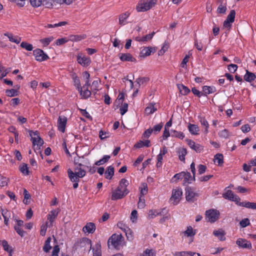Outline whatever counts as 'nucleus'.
<instances>
[{"label": "nucleus", "mask_w": 256, "mask_h": 256, "mask_svg": "<svg viewBox=\"0 0 256 256\" xmlns=\"http://www.w3.org/2000/svg\"><path fill=\"white\" fill-rule=\"evenodd\" d=\"M120 56V58L122 61L123 62H136V59L132 56L130 53L121 54Z\"/></svg>", "instance_id": "nucleus-19"}, {"label": "nucleus", "mask_w": 256, "mask_h": 256, "mask_svg": "<svg viewBox=\"0 0 256 256\" xmlns=\"http://www.w3.org/2000/svg\"><path fill=\"white\" fill-rule=\"evenodd\" d=\"M213 234L214 236L218 237L220 240H224L226 239L224 232V230H222L214 231Z\"/></svg>", "instance_id": "nucleus-35"}, {"label": "nucleus", "mask_w": 256, "mask_h": 256, "mask_svg": "<svg viewBox=\"0 0 256 256\" xmlns=\"http://www.w3.org/2000/svg\"><path fill=\"white\" fill-rule=\"evenodd\" d=\"M238 206H244L246 208L256 210V202H244L238 204Z\"/></svg>", "instance_id": "nucleus-24"}, {"label": "nucleus", "mask_w": 256, "mask_h": 256, "mask_svg": "<svg viewBox=\"0 0 256 256\" xmlns=\"http://www.w3.org/2000/svg\"><path fill=\"white\" fill-rule=\"evenodd\" d=\"M236 16V12L234 10H232L230 11L229 14L226 20L233 22L234 21V18Z\"/></svg>", "instance_id": "nucleus-52"}, {"label": "nucleus", "mask_w": 256, "mask_h": 256, "mask_svg": "<svg viewBox=\"0 0 256 256\" xmlns=\"http://www.w3.org/2000/svg\"><path fill=\"white\" fill-rule=\"evenodd\" d=\"M31 5L34 7H38L42 4V0H30Z\"/></svg>", "instance_id": "nucleus-62"}, {"label": "nucleus", "mask_w": 256, "mask_h": 256, "mask_svg": "<svg viewBox=\"0 0 256 256\" xmlns=\"http://www.w3.org/2000/svg\"><path fill=\"white\" fill-rule=\"evenodd\" d=\"M55 2L54 0H44L43 5L46 8H51L52 6L53 2Z\"/></svg>", "instance_id": "nucleus-60"}, {"label": "nucleus", "mask_w": 256, "mask_h": 256, "mask_svg": "<svg viewBox=\"0 0 256 256\" xmlns=\"http://www.w3.org/2000/svg\"><path fill=\"white\" fill-rule=\"evenodd\" d=\"M33 54L36 60L42 62L49 59V56L44 50L40 48H36L33 51Z\"/></svg>", "instance_id": "nucleus-8"}, {"label": "nucleus", "mask_w": 256, "mask_h": 256, "mask_svg": "<svg viewBox=\"0 0 256 256\" xmlns=\"http://www.w3.org/2000/svg\"><path fill=\"white\" fill-rule=\"evenodd\" d=\"M236 244L242 248H247L251 249L252 248V244L250 242L243 238H238L236 242Z\"/></svg>", "instance_id": "nucleus-15"}, {"label": "nucleus", "mask_w": 256, "mask_h": 256, "mask_svg": "<svg viewBox=\"0 0 256 256\" xmlns=\"http://www.w3.org/2000/svg\"><path fill=\"white\" fill-rule=\"evenodd\" d=\"M171 135L172 137L178 138L181 140L184 138V134L183 132L173 130H171Z\"/></svg>", "instance_id": "nucleus-41"}, {"label": "nucleus", "mask_w": 256, "mask_h": 256, "mask_svg": "<svg viewBox=\"0 0 256 256\" xmlns=\"http://www.w3.org/2000/svg\"><path fill=\"white\" fill-rule=\"evenodd\" d=\"M124 240V238L121 234H113L108 239V246L110 244L116 249L120 250V247L122 245V243Z\"/></svg>", "instance_id": "nucleus-3"}, {"label": "nucleus", "mask_w": 256, "mask_h": 256, "mask_svg": "<svg viewBox=\"0 0 256 256\" xmlns=\"http://www.w3.org/2000/svg\"><path fill=\"white\" fill-rule=\"evenodd\" d=\"M9 38L10 41L15 42L16 44H19L21 40L20 38L13 36L12 34H5Z\"/></svg>", "instance_id": "nucleus-45"}, {"label": "nucleus", "mask_w": 256, "mask_h": 256, "mask_svg": "<svg viewBox=\"0 0 256 256\" xmlns=\"http://www.w3.org/2000/svg\"><path fill=\"white\" fill-rule=\"evenodd\" d=\"M6 94L8 96L10 97H12L18 95V91L16 90L13 88L10 90H6Z\"/></svg>", "instance_id": "nucleus-50"}, {"label": "nucleus", "mask_w": 256, "mask_h": 256, "mask_svg": "<svg viewBox=\"0 0 256 256\" xmlns=\"http://www.w3.org/2000/svg\"><path fill=\"white\" fill-rule=\"evenodd\" d=\"M110 158V156L104 155L102 159L96 162L94 164L96 166L102 165L108 162Z\"/></svg>", "instance_id": "nucleus-40"}, {"label": "nucleus", "mask_w": 256, "mask_h": 256, "mask_svg": "<svg viewBox=\"0 0 256 256\" xmlns=\"http://www.w3.org/2000/svg\"><path fill=\"white\" fill-rule=\"evenodd\" d=\"M145 206V200L142 196L139 197V200L138 204V208H142Z\"/></svg>", "instance_id": "nucleus-58"}, {"label": "nucleus", "mask_w": 256, "mask_h": 256, "mask_svg": "<svg viewBox=\"0 0 256 256\" xmlns=\"http://www.w3.org/2000/svg\"><path fill=\"white\" fill-rule=\"evenodd\" d=\"M130 13L126 12L120 15L119 16V24L120 25L125 24L124 20L129 16Z\"/></svg>", "instance_id": "nucleus-44"}, {"label": "nucleus", "mask_w": 256, "mask_h": 256, "mask_svg": "<svg viewBox=\"0 0 256 256\" xmlns=\"http://www.w3.org/2000/svg\"><path fill=\"white\" fill-rule=\"evenodd\" d=\"M150 143V141L149 140H145L144 141L140 140L134 144V147L138 148L144 146L149 147Z\"/></svg>", "instance_id": "nucleus-32"}, {"label": "nucleus", "mask_w": 256, "mask_h": 256, "mask_svg": "<svg viewBox=\"0 0 256 256\" xmlns=\"http://www.w3.org/2000/svg\"><path fill=\"white\" fill-rule=\"evenodd\" d=\"M199 196V194L194 192V189L188 186L186 188V200L190 202H195L197 198Z\"/></svg>", "instance_id": "nucleus-5"}, {"label": "nucleus", "mask_w": 256, "mask_h": 256, "mask_svg": "<svg viewBox=\"0 0 256 256\" xmlns=\"http://www.w3.org/2000/svg\"><path fill=\"white\" fill-rule=\"evenodd\" d=\"M72 78L73 80V82H74V85L76 86V88L78 90H81V84L80 80L78 77L76 76V74L74 73L72 74Z\"/></svg>", "instance_id": "nucleus-34"}, {"label": "nucleus", "mask_w": 256, "mask_h": 256, "mask_svg": "<svg viewBox=\"0 0 256 256\" xmlns=\"http://www.w3.org/2000/svg\"><path fill=\"white\" fill-rule=\"evenodd\" d=\"M54 40L52 36H50L40 40V42L43 44L44 46H48L50 43Z\"/></svg>", "instance_id": "nucleus-49"}, {"label": "nucleus", "mask_w": 256, "mask_h": 256, "mask_svg": "<svg viewBox=\"0 0 256 256\" xmlns=\"http://www.w3.org/2000/svg\"><path fill=\"white\" fill-rule=\"evenodd\" d=\"M198 256H201L199 253H196L190 251L176 252L173 253L174 256H194L195 254Z\"/></svg>", "instance_id": "nucleus-21"}, {"label": "nucleus", "mask_w": 256, "mask_h": 256, "mask_svg": "<svg viewBox=\"0 0 256 256\" xmlns=\"http://www.w3.org/2000/svg\"><path fill=\"white\" fill-rule=\"evenodd\" d=\"M96 227L94 223L88 222L86 225L82 228V230L84 232H88V234H93Z\"/></svg>", "instance_id": "nucleus-17"}, {"label": "nucleus", "mask_w": 256, "mask_h": 256, "mask_svg": "<svg viewBox=\"0 0 256 256\" xmlns=\"http://www.w3.org/2000/svg\"><path fill=\"white\" fill-rule=\"evenodd\" d=\"M30 136L31 137V140L32 144L33 147L36 146V148H34L35 152L36 150H40V147L44 144L43 140L40 136L38 132L36 130L34 132L32 130H30L28 131ZM41 156L42 158V154L41 153V152L40 151Z\"/></svg>", "instance_id": "nucleus-2"}, {"label": "nucleus", "mask_w": 256, "mask_h": 256, "mask_svg": "<svg viewBox=\"0 0 256 256\" xmlns=\"http://www.w3.org/2000/svg\"><path fill=\"white\" fill-rule=\"evenodd\" d=\"M95 247L96 249H93V256H101L100 244H96Z\"/></svg>", "instance_id": "nucleus-47"}, {"label": "nucleus", "mask_w": 256, "mask_h": 256, "mask_svg": "<svg viewBox=\"0 0 256 256\" xmlns=\"http://www.w3.org/2000/svg\"><path fill=\"white\" fill-rule=\"evenodd\" d=\"M129 182L125 178H122L120 181L118 186L117 188L122 190H125V188H127V186Z\"/></svg>", "instance_id": "nucleus-38"}, {"label": "nucleus", "mask_w": 256, "mask_h": 256, "mask_svg": "<svg viewBox=\"0 0 256 256\" xmlns=\"http://www.w3.org/2000/svg\"><path fill=\"white\" fill-rule=\"evenodd\" d=\"M59 211L58 210H52L50 212L49 214L48 215V220L50 222H52L57 217Z\"/></svg>", "instance_id": "nucleus-31"}, {"label": "nucleus", "mask_w": 256, "mask_h": 256, "mask_svg": "<svg viewBox=\"0 0 256 256\" xmlns=\"http://www.w3.org/2000/svg\"><path fill=\"white\" fill-rule=\"evenodd\" d=\"M198 118L201 124L205 127V130L204 131V133L207 134L208 132V128L209 127V124L208 121L203 116H199Z\"/></svg>", "instance_id": "nucleus-30"}, {"label": "nucleus", "mask_w": 256, "mask_h": 256, "mask_svg": "<svg viewBox=\"0 0 256 256\" xmlns=\"http://www.w3.org/2000/svg\"><path fill=\"white\" fill-rule=\"evenodd\" d=\"M155 47L148 46L144 48L140 52V56L146 57L150 55L151 53H154L156 52Z\"/></svg>", "instance_id": "nucleus-16"}, {"label": "nucleus", "mask_w": 256, "mask_h": 256, "mask_svg": "<svg viewBox=\"0 0 256 256\" xmlns=\"http://www.w3.org/2000/svg\"><path fill=\"white\" fill-rule=\"evenodd\" d=\"M124 231L125 232L128 240H132L134 238V236L132 230L129 228L126 227V228H124Z\"/></svg>", "instance_id": "nucleus-46"}, {"label": "nucleus", "mask_w": 256, "mask_h": 256, "mask_svg": "<svg viewBox=\"0 0 256 256\" xmlns=\"http://www.w3.org/2000/svg\"><path fill=\"white\" fill-rule=\"evenodd\" d=\"M218 136L224 138H227L229 136L228 132L227 130L224 129L218 132Z\"/></svg>", "instance_id": "nucleus-56"}, {"label": "nucleus", "mask_w": 256, "mask_h": 256, "mask_svg": "<svg viewBox=\"0 0 256 256\" xmlns=\"http://www.w3.org/2000/svg\"><path fill=\"white\" fill-rule=\"evenodd\" d=\"M240 224L242 228H245L250 224V220L248 218L242 219L240 222Z\"/></svg>", "instance_id": "nucleus-59"}, {"label": "nucleus", "mask_w": 256, "mask_h": 256, "mask_svg": "<svg viewBox=\"0 0 256 256\" xmlns=\"http://www.w3.org/2000/svg\"><path fill=\"white\" fill-rule=\"evenodd\" d=\"M256 78V76L254 73L250 72L248 70H246V73L244 76V80L250 82Z\"/></svg>", "instance_id": "nucleus-23"}, {"label": "nucleus", "mask_w": 256, "mask_h": 256, "mask_svg": "<svg viewBox=\"0 0 256 256\" xmlns=\"http://www.w3.org/2000/svg\"><path fill=\"white\" fill-rule=\"evenodd\" d=\"M183 178H184V182L187 184H191L192 182L195 181V176H191L189 172H183Z\"/></svg>", "instance_id": "nucleus-22"}, {"label": "nucleus", "mask_w": 256, "mask_h": 256, "mask_svg": "<svg viewBox=\"0 0 256 256\" xmlns=\"http://www.w3.org/2000/svg\"><path fill=\"white\" fill-rule=\"evenodd\" d=\"M24 202L26 204H28L30 202L28 201V200L30 198V196L28 192L24 189Z\"/></svg>", "instance_id": "nucleus-61"}, {"label": "nucleus", "mask_w": 256, "mask_h": 256, "mask_svg": "<svg viewBox=\"0 0 256 256\" xmlns=\"http://www.w3.org/2000/svg\"><path fill=\"white\" fill-rule=\"evenodd\" d=\"M150 80V78L148 77H142L138 78L136 79V82L138 84V86L140 87L141 84H146Z\"/></svg>", "instance_id": "nucleus-43"}, {"label": "nucleus", "mask_w": 256, "mask_h": 256, "mask_svg": "<svg viewBox=\"0 0 256 256\" xmlns=\"http://www.w3.org/2000/svg\"><path fill=\"white\" fill-rule=\"evenodd\" d=\"M84 159V156H82V157L77 156L74 158V162L76 166H86V164H90L89 160L86 159V160H83Z\"/></svg>", "instance_id": "nucleus-11"}, {"label": "nucleus", "mask_w": 256, "mask_h": 256, "mask_svg": "<svg viewBox=\"0 0 256 256\" xmlns=\"http://www.w3.org/2000/svg\"><path fill=\"white\" fill-rule=\"evenodd\" d=\"M223 197L226 199L231 200L233 198H234V194L232 190H228L223 194Z\"/></svg>", "instance_id": "nucleus-53"}, {"label": "nucleus", "mask_w": 256, "mask_h": 256, "mask_svg": "<svg viewBox=\"0 0 256 256\" xmlns=\"http://www.w3.org/2000/svg\"><path fill=\"white\" fill-rule=\"evenodd\" d=\"M86 38V35L84 34L80 35H71L70 36V40L72 42H78Z\"/></svg>", "instance_id": "nucleus-36"}, {"label": "nucleus", "mask_w": 256, "mask_h": 256, "mask_svg": "<svg viewBox=\"0 0 256 256\" xmlns=\"http://www.w3.org/2000/svg\"><path fill=\"white\" fill-rule=\"evenodd\" d=\"M178 158L182 162H185V156L187 154V150L185 148H179L178 150Z\"/></svg>", "instance_id": "nucleus-26"}, {"label": "nucleus", "mask_w": 256, "mask_h": 256, "mask_svg": "<svg viewBox=\"0 0 256 256\" xmlns=\"http://www.w3.org/2000/svg\"><path fill=\"white\" fill-rule=\"evenodd\" d=\"M150 8L148 3V2H144L142 0H140L136 7V10L138 12H146Z\"/></svg>", "instance_id": "nucleus-13"}, {"label": "nucleus", "mask_w": 256, "mask_h": 256, "mask_svg": "<svg viewBox=\"0 0 256 256\" xmlns=\"http://www.w3.org/2000/svg\"><path fill=\"white\" fill-rule=\"evenodd\" d=\"M188 129L189 132L192 134L198 135V132L199 131L198 126L194 124H189L188 125Z\"/></svg>", "instance_id": "nucleus-25"}, {"label": "nucleus", "mask_w": 256, "mask_h": 256, "mask_svg": "<svg viewBox=\"0 0 256 256\" xmlns=\"http://www.w3.org/2000/svg\"><path fill=\"white\" fill-rule=\"evenodd\" d=\"M155 34L154 32H152L151 34H146L142 37L137 36L135 40L138 42H146L151 40Z\"/></svg>", "instance_id": "nucleus-20"}, {"label": "nucleus", "mask_w": 256, "mask_h": 256, "mask_svg": "<svg viewBox=\"0 0 256 256\" xmlns=\"http://www.w3.org/2000/svg\"><path fill=\"white\" fill-rule=\"evenodd\" d=\"M129 193V190L128 188L125 190H120L119 188H116V189L113 190L112 192V196H111V200H116L122 198L124 196L127 195Z\"/></svg>", "instance_id": "nucleus-6"}, {"label": "nucleus", "mask_w": 256, "mask_h": 256, "mask_svg": "<svg viewBox=\"0 0 256 256\" xmlns=\"http://www.w3.org/2000/svg\"><path fill=\"white\" fill-rule=\"evenodd\" d=\"M51 240L52 239L50 237L48 238L45 241L44 246H43V250L46 253L48 252L52 248V246L50 245Z\"/></svg>", "instance_id": "nucleus-37"}, {"label": "nucleus", "mask_w": 256, "mask_h": 256, "mask_svg": "<svg viewBox=\"0 0 256 256\" xmlns=\"http://www.w3.org/2000/svg\"><path fill=\"white\" fill-rule=\"evenodd\" d=\"M67 122V118L65 116H59L58 122V129L62 132H65L66 126Z\"/></svg>", "instance_id": "nucleus-14"}, {"label": "nucleus", "mask_w": 256, "mask_h": 256, "mask_svg": "<svg viewBox=\"0 0 256 256\" xmlns=\"http://www.w3.org/2000/svg\"><path fill=\"white\" fill-rule=\"evenodd\" d=\"M77 61L78 64L83 66H88L91 63L90 58L85 56H82L78 55L77 56Z\"/></svg>", "instance_id": "nucleus-10"}, {"label": "nucleus", "mask_w": 256, "mask_h": 256, "mask_svg": "<svg viewBox=\"0 0 256 256\" xmlns=\"http://www.w3.org/2000/svg\"><path fill=\"white\" fill-rule=\"evenodd\" d=\"M177 86L180 92L182 95H186L190 92V90L182 84H178Z\"/></svg>", "instance_id": "nucleus-29"}, {"label": "nucleus", "mask_w": 256, "mask_h": 256, "mask_svg": "<svg viewBox=\"0 0 256 256\" xmlns=\"http://www.w3.org/2000/svg\"><path fill=\"white\" fill-rule=\"evenodd\" d=\"M183 234L187 237H194L196 234V230H193L191 226H188L186 230L183 232Z\"/></svg>", "instance_id": "nucleus-27"}, {"label": "nucleus", "mask_w": 256, "mask_h": 256, "mask_svg": "<svg viewBox=\"0 0 256 256\" xmlns=\"http://www.w3.org/2000/svg\"><path fill=\"white\" fill-rule=\"evenodd\" d=\"M220 213L216 209H210L206 212V218L211 223L216 222L219 218Z\"/></svg>", "instance_id": "nucleus-4"}, {"label": "nucleus", "mask_w": 256, "mask_h": 256, "mask_svg": "<svg viewBox=\"0 0 256 256\" xmlns=\"http://www.w3.org/2000/svg\"><path fill=\"white\" fill-rule=\"evenodd\" d=\"M20 46L22 48H24L28 51H31L33 49V46L32 44H28L25 42H22L20 44Z\"/></svg>", "instance_id": "nucleus-51"}, {"label": "nucleus", "mask_w": 256, "mask_h": 256, "mask_svg": "<svg viewBox=\"0 0 256 256\" xmlns=\"http://www.w3.org/2000/svg\"><path fill=\"white\" fill-rule=\"evenodd\" d=\"M20 170L24 175L28 174V170L27 165L26 164H22L20 166Z\"/></svg>", "instance_id": "nucleus-54"}, {"label": "nucleus", "mask_w": 256, "mask_h": 256, "mask_svg": "<svg viewBox=\"0 0 256 256\" xmlns=\"http://www.w3.org/2000/svg\"><path fill=\"white\" fill-rule=\"evenodd\" d=\"M162 122H160L158 124L154 126L153 128H152V132H154V134L160 132L161 129L162 128Z\"/></svg>", "instance_id": "nucleus-57"}, {"label": "nucleus", "mask_w": 256, "mask_h": 256, "mask_svg": "<svg viewBox=\"0 0 256 256\" xmlns=\"http://www.w3.org/2000/svg\"><path fill=\"white\" fill-rule=\"evenodd\" d=\"M228 68L230 72L234 73L238 68V66L236 64H230L228 66Z\"/></svg>", "instance_id": "nucleus-64"}, {"label": "nucleus", "mask_w": 256, "mask_h": 256, "mask_svg": "<svg viewBox=\"0 0 256 256\" xmlns=\"http://www.w3.org/2000/svg\"><path fill=\"white\" fill-rule=\"evenodd\" d=\"M2 244L4 250L9 253V256H12V246H10L8 242L6 240H3L2 241Z\"/></svg>", "instance_id": "nucleus-33"}, {"label": "nucleus", "mask_w": 256, "mask_h": 256, "mask_svg": "<svg viewBox=\"0 0 256 256\" xmlns=\"http://www.w3.org/2000/svg\"><path fill=\"white\" fill-rule=\"evenodd\" d=\"M157 109L154 107V104L150 103L146 108L145 112L147 114H150L154 112Z\"/></svg>", "instance_id": "nucleus-39"}, {"label": "nucleus", "mask_w": 256, "mask_h": 256, "mask_svg": "<svg viewBox=\"0 0 256 256\" xmlns=\"http://www.w3.org/2000/svg\"><path fill=\"white\" fill-rule=\"evenodd\" d=\"M223 155L220 154H216L214 157L215 162H218V165H222L223 164Z\"/></svg>", "instance_id": "nucleus-48"}, {"label": "nucleus", "mask_w": 256, "mask_h": 256, "mask_svg": "<svg viewBox=\"0 0 256 256\" xmlns=\"http://www.w3.org/2000/svg\"><path fill=\"white\" fill-rule=\"evenodd\" d=\"M82 88L81 90H78L82 96L84 98H89L92 94L91 92L88 90V88H86L84 91H82Z\"/></svg>", "instance_id": "nucleus-42"}, {"label": "nucleus", "mask_w": 256, "mask_h": 256, "mask_svg": "<svg viewBox=\"0 0 256 256\" xmlns=\"http://www.w3.org/2000/svg\"><path fill=\"white\" fill-rule=\"evenodd\" d=\"M114 174V168L110 166L108 167L105 172V178L106 179L110 180Z\"/></svg>", "instance_id": "nucleus-28"}, {"label": "nucleus", "mask_w": 256, "mask_h": 256, "mask_svg": "<svg viewBox=\"0 0 256 256\" xmlns=\"http://www.w3.org/2000/svg\"><path fill=\"white\" fill-rule=\"evenodd\" d=\"M182 192L180 188L174 189L170 200L174 205H176L180 201Z\"/></svg>", "instance_id": "nucleus-7"}, {"label": "nucleus", "mask_w": 256, "mask_h": 256, "mask_svg": "<svg viewBox=\"0 0 256 256\" xmlns=\"http://www.w3.org/2000/svg\"><path fill=\"white\" fill-rule=\"evenodd\" d=\"M140 188V194L142 196H144L148 192V186L147 184L144 182L142 184V187Z\"/></svg>", "instance_id": "nucleus-55"}, {"label": "nucleus", "mask_w": 256, "mask_h": 256, "mask_svg": "<svg viewBox=\"0 0 256 256\" xmlns=\"http://www.w3.org/2000/svg\"><path fill=\"white\" fill-rule=\"evenodd\" d=\"M186 142L189 146L196 152L200 153L204 149V148L202 145L198 144H196L194 141L191 140H187Z\"/></svg>", "instance_id": "nucleus-12"}, {"label": "nucleus", "mask_w": 256, "mask_h": 256, "mask_svg": "<svg viewBox=\"0 0 256 256\" xmlns=\"http://www.w3.org/2000/svg\"><path fill=\"white\" fill-rule=\"evenodd\" d=\"M128 104L127 103H124L120 109V114L124 115L128 111Z\"/></svg>", "instance_id": "nucleus-63"}, {"label": "nucleus", "mask_w": 256, "mask_h": 256, "mask_svg": "<svg viewBox=\"0 0 256 256\" xmlns=\"http://www.w3.org/2000/svg\"><path fill=\"white\" fill-rule=\"evenodd\" d=\"M216 92V88L214 86H204L202 88V96H206L208 94L214 93Z\"/></svg>", "instance_id": "nucleus-18"}, {"label": "nucleus", "mask_w": 256, "mask_h": 256, "mask_svg": "<svg viewBox=\"0 0 256 256\" xmlns=\"http://www.w3.org/2000/svg\"><path fill=\"white\" fill-rule=\"evenodd\" d=\"M68 174L71 182H79L80 178L84 177L86 172L81 166H76L73 171L70 168L68 170Z\"/></svg>", "instance_id": "nucleus-1"}, {"label": "nucleus", "mask_w": 256, "mask_h": 256, "mask_svg": "<svg viewBox=\"0 0 256 256\" xmlns=\"http://www.w3.org/2000/svg\"><path fill=\"white\" fill-rule=\"evenodd\" d=\"M76 248H85L84 250H85L86 248H92V241L90 240L87 238H84L80 239L79 241L75 244Z\"/></svg>", "instance_id": "nucleus-9"}]
</instances>
